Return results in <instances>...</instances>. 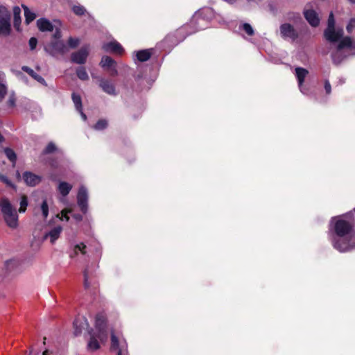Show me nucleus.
<instances>
[{
    "label": "nucleus",
    "instance_id": "f257e3e1",
    "mask_svg": "<svg viewBox=\"0 0 355 355\" xmlns=\"http://www.w3.org/2000/svg\"><path fill=\"white\" fill-rule=\"evenodd\" d=\"M347 217L346 215L332 218L329 224V240L334 248L340 252H347L355 248L353 224L347 220Z\"/></svg>",
    "mask_w": 355,
    "mask_h": 355
},
{
    "label": "nucleus",
    "instance_id": "f03ea898",
    "mask_svg": "<svg viewBox=\"0 0 355 355\" xmlns=\"http://www.w3.org/2000/svg\"><path fill=\"white\" fill-rule=\"evenodd\" d=\"M343 28H335L334 16L333 12H331L328 18L327 27L324 32V36L331 43L339 42L336 49L331 53L333 62L336 64L343 62L349 55V51L355 47L351 37H343Z\"/></svg>",
    "mask_w": 355,
    "mask_h": 355
},
{
    "label": "nucleus",
    "instance_id": "7ed1b4c3",
    "mask_svg": "<svg viewBox=\"0 0 355 355\" xmlns=\"http://www.w3.org/2000/svg\"><path fill=\"white\" fill-rule=\"evenodd\" d=\"M95 329L88 330L89 340L87 343L89 350L95 351L100 348V344L106 341L107 338V328L106 324V318L102 313H98L96 316Z\"/></svg>",
    "mask_w": 355,
    "mask_h": 355
},
{
    "label": "nucleus",
    "instance_id": "20e7f679",
    "mask_svg": "<svg viewBox=\"0 0 355 355\" xmlns=\"http://www.w3.org/2000/svg\"><path fill=\"white\" fill-rule=\"evenodd\" d=\"M0 211L7 226L11 229H16L19 226L17 211L7 198L0 200Z\"/></svg>",
    "mask_w": 355,
    "mask_h": 355
},
{
    "label": "nucleus",
    "instance_id": "39448f33",
    "mask_svg": "<svg viewBox=\"0 0 355 355\" xmlns=\"http://www.w3.org/2000/svg\"><path fill=\"white\" fill-rule=\"evenodd\" d=\"M62 34L60 28H55L53 35V40L44 46L45 51L53 57L64 55L69 52V48L64 42L61 40Z\"/></svg>",
    "mask_w": 355,
    "mask_h": 355
},
{
    "label": "nucleus",
    "instance_id": "423d86ee",
    "mask_svg": "<svg viewBox=\"0 0 355 355\" xmlns=\"http://www.w3.org/2000/svg\"><path fill=\"white\" fill-rule=\"evenodd\" d=\"M214 16V10L211 8H205L198 10L193 16L191 23L196 25V31L205 28L204 22L210 20Z\"/></svg>",
    "mask_w": 355,
    "mask_h": 355
},
{
    "label": "nucleus",
    "instance_id": "0eeeda50",
    "mask_svg": "<svg viewBox=\"0 0 355 355\" xmlns=\"http://www.w3.org/2000/svg\"><path fill=\"white\" fill-rule=\"evenodd\" d=\"M11 30L10 14L4 6H0V37L7 36Z\"/></svg>",
    "mask_w": 355,
    "mask_h": 355
},
{
    "label": "nucleus",
    "instance_id": "6e6552de",
    "mask_svg": "<svg viewBox=\"0 0 355 355\" xmlns=\"http://www.w3.org/2000/svg\"><path fill=\"white\" fill-rule=\"evenodd\" d=\"M88 200H89V193L87 189L81 185L79 187L77 193V204L79 207L80 211L83 214H86L88 211Z\"/></svg>",
    "mask_w": 355,
    "mask_h": 355
},
{
    "label": "nucleus",
    "instance_id": "1a4fd4ad",
    "mask_svg": "<svg viewBox=\"0 0 355 355\" xmlns=\"http://www.w3.org/2000/svg\"><path fill=\"white\" fill-rule=\"evenodd\" d=\"M89 51L90 49L89 45H85L82 46L78 51L71 53V62L78 64H85L89 55Z\"/></svg>",
    "mask_w": 355,
    "mask_h": 355
},
{
    "label": "nucleus",
    "instance_id": "9d476101",
    "mask_svg": "<svg viewBox=\"0 0 355 355\" xmlns=\"http://www.w3.org/2000/svg\"><path fill=\"white\" fill-rule=\"evenodd\" d=\"M112 350L116 352V355H128V346L125 340H119L112 333L111 336Z\"/></svg>",
    "mask_w": 355,
    "mask_h": 355
},
{
    "label": "nucleus",
    "instance_id": "9b49d317",
    "mask_svg": "<svg viewBox=\"0 0 355 355\" xmlns=\"http://www.w3.org/2000/svg\"><path fill=\"white\" fill-rule=\"evenodd\" d=\"M295 71L300 92L303 94H308L309 89L303 85L304 79L309 73L308 70L302 67H296Z\"/></svg>",
    "mask_w": 355,
    "mask_h": 355
},
{
    "label": "nucleus",
    "instance_id": "f8f14e48",
    "mask_svg": "<svg viewBox=\"0 0 355 355\" xmlns=\"http://www.w3.org/2000/svg\"><path fill=\"white\" fill-rule=\"evenodd\" d=\"M87 319L85 316L77 317L73 322V334L76 336H78L82 334L83 330L90 329Z\"/></svg>",
    "mask_w": 355,
    "mask_h": 355
},
{
    "label": "nucleus",
    "instance_id": "ddd939ff",
    "mask_svg": "<svg viewBox=\"0 0 355 355\" xmlns=\"http://www.w3.org/2000/svg\"><path fill=\"white\" fill-rule=\"evenodd\" d=\"M35 216H42L44 220H46L49 215V204L46 198H44L42 202L37 204L34 208Z\"/></svg>",
    "mask_w": 355,
    "mask_h": 355
},
{
    "label": "nucleus",
    "instance_id": "4468645a",
    "mask_svg": "<svg viewBox=\"0 0 355 355\" xmlns=\"http://www.w3.org/2000/svg\"><path fill=\"white\" fill-rule=\"evenodd\" d=\"M98 81L99 87L105 93L110 96H116L115 85L111 80L101 78Z\"/></svg>",
    "mask_w": 355,
    "mask_h": 355
},
{
    "label": "nucleus",
    "instance_id": "2eb2a0df",
    "mask_svg": "<svg viewBox=\"0 0 355 355\" xmlns=\"http://www.w3.org/2000/svg\"><path fill=\"white\" fill-rule=\"evenodd\" d=\"M101 66L106 69L110 70V73L112 76H116L118 72L116 68V62L114 60L109 56H103L100 62Z\"/></svg>",
    "mask_w": 355,
    "mask_h": 355
},
{
    "label": "nucleus",
    "instance_id": "dca6fc26",
    "mask_svg": "<svg viewBox=\"0 0 355 355\" xmlns=\"http://www.w3.org/2000/svg\"><path fill=\"white\" fill-rule=\"evenodd\" d=\"M304 15L309 24L313 27H316L320 24V18L318 13L313 9L305 8Z\"/></svg>",
    "mask_w": 355,
    "mask_h": 355
},
{
    "label": "nucleus",
    "instance_id": "f3484780",
    "mask_svg": "<svg viewBox=\"0 0 355 355\" xmlns=\"http://www.w3.org/2000/svg\"><path fill=\"white\" fill-rule=\"evenodd\" d=\"M280 33L284 38L295 39L297 36L293 26L290 24H283L280 26Z\"/></svg>",
    "mask_w": 355,
    "mask_h": 355
},
{
    "label": "nucleus",
    "instance_id": "a211bd4d",
    "mask_svg": "<svg viewBox=\"0 0 355 355\" xmlns=\"http://www.w3.org/2000/svg\"><path fill=\"white\" fill-rule=\"evenodd\" d=\"M23 179L28 186L35 187L41 182L42 177L31 172L26 171L23 174Z\"/></svg>",
    "mask_w": 355,
    "mask_h": 355
},
{
    "label": "nucleus",
    "instance_id": "6ab92c4d",
    "mask_svg": "<svg viewBox=\"0 0 355 355\" xmlns=\"http://www.w3.org/2000/svg\"><path fill=\"white\" fill-rule=\"evenodd\" d=\"M37 26L42 32L54 31L55 28H59L55 25H53L51 22L46 18H40L37 21Z\"/></svg>",
    "mask_w": 355,
    "mask_h": 355
},
{
    "label": "nucleus",
    "instance_id": "aec40b11",
    "mask_svg": "<svg viewBox=\"0 0 355 355\" xmlns=\"http://www.w3.org/2000/svg\"><path fill=\"white\" fill-rule=\"evenodd\" d=\"M102 48L105 51L112 52L116 54H121L123 52L122 46L116 41L105 43L103 45Z\"/></svg>",
    "mask_w": 355,
    "mask_h": 355
},
{
    "label": "nucleus",
    "instance_id": "412c9836",
    "mask_svg": "<svg viewBox=\"0 0 355 355\" xmlns=\"http://www.w3.org/2000/svg\"><path fill=\"white\" fill-rule=\"evenodd\" d=\"M86 254V245L83 243H80L73 245L69 252V257L71 259H76L78 254Z\"/></svg>",
    "mask_w": 355,
    "mask_h": 355
},
{
    "label": "nucleus",
    "instance_id": "4be33fe9",
    "mask_svg": "<svg viewBox=\"0 0 355 355\" xmlns=\"http://www.w3.org/2000/svg\"><path fill=\"white\" fill-rule=\"evenodd\" d=\"M62 231V227L60 225H58L51 229L49 232L44 235V239H49L50 242L53 244L60 237V235Z\"/></svg>",
    "mask_w": 355,
    "mask_h": 355
},
{
    "label": "nucleus",
    "instance_id": "5701e85b",
    "mask_svg": "<svg viewBox=\"0 0 355 355\" xmlns=\"http://www.w3.org/2000/svg\"><path fill=\"white\" fill-rule=\"evenodd\" d=\"M72 100L74 103V105L76 107V109L77 111L80 113L82 119L83 121L87 120V116L83 112L82 109V101H81V97L79 94H72Z\"/></svg>",
    "mask_w": 355,
    "mask_h": 355
},
{
    "label": "nucleus",
    "instance_id": "b1692460",
    "mask_svg": "<svg viewBox=\"0 0 355 355\" xmlns=\"http://www.w3.org/2000/svg\"><path fill=\"white\" fill-rule=\"evenodd\" d=\"M135 57L139 62H145L150 59L152 49H144L135 52Z\"/></svg>",
    "mask_w": 355,
    "mask_h": 355
},
{
    "label": "nucleus",
    "instance_id": "393cba45",
    "mask_svg": "<svg viewBox=\"0 0 355 355\" xmlns=\"http://www.w3.org/2000/svg\"><path fill=\"white\" fill-rule=\"evenodd\" d=\"M72 189V185L67 182L60 181L58 186V191L64 197L67 196Z\"/></svg>",
    "mask_w": 355,
    "mask_h": 355
},
{
    "label": "nucleus",
    "instance_id": "a878e982",
    "mask_svg": "<svg viewBox=\"0 0 355 355\" xmlns=\"http://www.w3.org/2000/svg\"><path fill=\"white\" fill-rule=\"evenodd\" d=\"M8 92V87L3 73H0V103L3 100Z\"/></svg>",
    "mask_w": 355,
    "mask_h": 355
},
{
    "label": "nucleus",
    "instance_id": "bb28decb",
    "mask_svg": "<svg viewBox=\"0 0 355 355\" xmlns=\"http://www.w3.org/2000/svg\"><path fill=\"white\" fill-rule=\"evenodd\" d=\"M21 10L18 6H15L13 8L14 15V26L17 30H19L21 24Z\"/></svg>",
    "mask_w": 355,
    "mask_h": 355
},
{
    "label": "nucleus",
    "instance_id": "cd10ccee",
    "mask_svg": "<svg viewBox=\"0 0 355 355\" xmlns=\"http://www.w3.org/2000/svg\"><path fill=\"white\" fill-rule=\"evenodd\" d=\"M22 7L24 10L26 23L28 24L35 19L36 15L31 11L27 6L22 5Z\"/></svg>",
    "mask_w": 355,
    "mask_h": 355
},
{
    "label": "nucleus",
    "instance_id": "c85d7f7f",
    "mask_svg": "<svg viewBox=\"0 0 355 355\" xmlns=\"http://www.w3.org/2000/svg\"><path fill=\"white\" fill-rule=\"evenodd\" d=\"M76 75L78 78L83 81L89 80V75L84 67H79L76 69Z\"/></svg>",
    "mask_w": 355,
    "mask_h": 355
},
{
    "label": "nucleus",
    "instance_id": "c756f323",
    "mask_svg": "<svg viewBox=\"0 0 355 355\" xmlns=\"http://www.w3.org/2000/svg\"><path fill=\"white\" fill-rule=\"evenodd\" d=\"M20 207L18 210L19 213H24L28 205V198L26 196H22L19 202Z\"/></svg>",
    "mask_w": 355,
    "mask_h": 355
},
{
    "label": "nucleus",
    "instance_id": "7c9ffc66",
    "mask_svg": "<svg viewBox=\"0 0 355 355\" xmlns=\"http://www.w3.org/2000/svg\"><path fill=\"white\" fill-rule=\"evenodd\" d=\"M4 153L8 157V159L11 161L13 164H15L17 159V155L10 148H6L4 149Z\"/></svg>",
    "mask_w": 355,
    "mask_h": 355
},
{
    "label": "nucleus",
    "instance_id": "2f4dec72",
    "mask_svg": "<svg viewBox=\"0 0 355 355\" xmlns=\"http://www.w3.org/2000/svg\"><path fill=\"white\" fill-rule=\"evenodd\" d=\"M80 40L79 38L70 37L67 40V45L69 49H75L80 44Z\"/></svg>",
    "mask_w": 355,
    "mask_h": 355
},
{
    "label": "nucleus",
    "instance_id": "473e14b6",
    "mask_svg": "<svg viewBox=\"0 0 355 355\" xmlns=\"http://www.w3.org/2000/svg\"><path fill=\"white\" fill-rule=\"evenodd\" d=\"M73 12L77 15H83L86 12V9L81 5H75L72 8Z\"/></svg>",
    "mask_w": 355,
    "mask_h": 355
},
{
    "label": "nucleus",
    "instance_id": "72a5a7b5",
    "mask_svg": "<svg viewBox=\"0 0 355 355\" xmlns=\"http://www.w3.org/2000/svg\"><path fill=\"white\" fill-rule=\"evenodd\" d=\"M107 126V121L105 119L99 120L94 126V128L96 130H102L106 128Z\"/></svg>",
    "mask_w": 355,
    "mask_h": 355
},
{
    "label": "nucleus",
    "instance_id": "f704fd0d",
    "mask_svg": "<svg viewBox=\"0 0 355 355\" xmlns=\"http://www.w3.org/2000/svg\"><path fill=\"white\" fill-rule=\"evenodd\" d=\"M7 105L9 107H15L16 105V97L14 92H12L9 95L8 101L6 102Z\"/></svg>",
    "mask_w": 355,
    "mask_h": 355
},
{
    "label": "nucleus",
    "instance_id": "c9c22d12",
    "mask_svg": "<svg viewBox=\"0 0 355 355\" xmlns=\"http://www.w3.org/2000/svg\"><path fill=\"white\" fill-rule=\"evenodd\" d=\"M241 28L245 31L248 35H252L254 34V30L252 26L248 23H243L241 25Z\"/></svg>",
    "mask_w": 355,
    "mask_h": 355
},
{
    "label": "nucleus",
    "instance_id": "e433bc0d",
    "mask_svg": "<svg viewBox=\"0 0 355 355\" xmlns=\"http://www.w3.org/2000/svg\"><path fill=\"white\" fill-rule=\"evenodd\" d=\"M21 69L26 72L28 75H30L33 79H35L36 77L39 75L36 72L34 71L31 68L27 66H23Z\"/></svg>",
    "mask_w": 355,
    "mask_h": 355
},
{
    "label": "nucleus",
    "instance_id": "4c0bfd02",
    "mask_svg": "<svg viewBox=\"0 0 355 355\" xmlns=\"http://www.w3.org/2000/svg\"><path fill=\"white\" fill-rule=\"evenodd\" d=\"M0 181L5 183L7 186L10 187L12 188H15V186L12 183V182L6 176L0 173Z\"/></svg>",
    "mask_w": 355,
    "mask_h": 355
},
{
    "label": "nucleus",
    "instance_id": "58836bf2",
    "mask_svg": "<svg viewBox=\"0 0 355 355\" xmlns=\"http://www.w3.org/2000/svg\"><path fill=\"white\" fill-rule=\"evenodd\" d=\"M56 150V146L53 142H50L44 150L45 153H51Z\"/></svg>",
    "mask_w": 355,
    "mask_h": 355
},
{
    "label": "nucleus",
    "instance_id": "ea45409f",
    "mask_svg": "<svg viewBox=\"0 0 355 355\" xmlns=\"http://www.w3.org/2000/svg\"><path fill=\"white\" fill-rule=\"evenodd\" d=\"M355 28V18H352L349 20L346 28L349 33H351Z\"/></svg>",
    "mask_w": 355,
    "mask_h": 355
},
{
    "label": "nucleus",
    "instance_id": "a19ab883",
    "mask_svg": "<svg viewBox=\"0 0 355 355\" xmlns=\"http://www.w3.org/2000/svg\"><path fill=\"white\" fill-rule=\"evenodd\" d=\"M71 212V210H62L61 211V220H64L66 221H68L69 219V217L68 216V214Z\"/></svg>",
    "mask_w": 355,
    "mask_h": 355
},
{
    "label": "nucleus",
    "instance_id": "79ce46f5",
    "mask_svg": "<svg viewBox=\"0 0 355 355\" xmlns=\"http://www.w3.org/2000/svg\"><path fill=\"white\" fill-rule=\"evenodd\" d=\"M37 44V40L35 37H31L29 40V46H30V49L31 50H33L36 48Z\"/></svg>",
    "mask_w": 355,
    "mask_h": 355
},
{
    "label": "nucleus",
    "instance_id": "37998d69",
    "mask_svg": "<svg viewBox=\"0 0 355 355\" xmlns=\"http://www.w3.org/2000/svg\"><path fill=\"white\" fill-rule=\"evenodd\" d=\"M324 90L326 92V94H330L331 92V86L330 83L329 82V80H326L324 81Z\"/></svg>",
    "mask_w": 355,
    "mask_h": 355
},
{
    "label": "nucleus",
    "instance_id": "c03bdc74",
    "mask_svg": "<svg viewBox=\"0 0 355 355\" xmlns=\"http://www.w3.org/2000/svg\"><path fill=\"white\" fill-rule=\"evenodd\" d=\"M35 80L43 85H46L45 80L40 75H38Z\"/></svg>",
    "mask_w": 355,
    "mask_h": 355
},
{
    "label": "nucleus",
    "instance_id": "a18cd8bd",
    "mask_svg": "<svg viewBox=\"0 0 355 355\" xmlns=\"http://www.w3.org/2000/svg\"><path fill=\"white\" fill-rule=\"evenodd\" d=\"M84 277H85L84 286H85V288H89V282H88V279H87V275L86 273H85Z\"/></svg>",
    "mask_w": 355,
    "mask_h": 355
},
{
    "label": "nucleus",
    "instance_id": "49530a36",
    "mask_svg": "<svg viewBox=\"0 0 355 355\" xmlns=\"http://www.w3.org/2000/svg\"><path fill=\"white\" fill-rule=\"evenodd\" d=\"M73 217L76 220L78 221H80L83 219V216L80 214H75Z\"/></svg>",
    "mask_w": 355,
    "mask_h": 355
},
{
    "label": "nucleus",
    "instance_id": "de8ad7c7",
    "mask_svg": "<svg viewBox=\"0 0 355 355\" xmlns=\"http://www.w3.org/2000/svg\"><path fill=\"white\" fill-rule=\"evenodd\" d=\"M49 354V350L46 349L43 352L42 355H48Z\"/></svg>",
    "mask_w": 355,
    "mask_h": 355
},
{
    "label": "nucleus",
    "instance_id": "09e8293b",
    "mask_svg": "<svg viewBox=\"0 0 355 355\" xmlns=\"http://www.w3.org/2000/svg\"><path fill=\"white\" fill-rule=\"evenodd\" d=\"M348 1L352 4H355V0H348Z\"/></svg>",
    "mask_w": 355,
    "mask_h": 355
},
{
    "label": "nucleus",
    "instance_id": "8fccbe9b",
    "mask_svg": "<svg viewBox=\"0 0 355 355\" xmlns=\"http://www.w3.org/2000/svg\"><path fill=\"white\" fill-rule=\"evenodd\" d=\"M3 136L0 134V144L3 141Z\"/></svg>",
    "mask_w": 355,
    "mask_h": 355
},
{
    "label": "nucleus",
    "instance_id": "3c124183",
    "mask_svg": "<svg viewBox=\"0 0 355 355\" xmlns=\"http://www.w3.org/2000/svg\"><path fill=\"white\" fill-rule=\"evenodd\" d=\"M19 76H20L21 78H24V76L20 72L19 73Z\"/></svg>",
    "mask_w": 355,
    "mask_h": 355
},
{
    "label": "nucleus",
    "instance_id": "603ef678",
    "mask_svg": "<svg viewBox=\"0 0 355 355\" xmlns=\"http://www.w3.org/2000/svg\"><path fill=\"white\" fill-rule=\"evenodd\" d=\"M248 3L253 1L254 0H246Z\"/></svg>",
    "mask_w": 355,
    "mask_h": 355
}]
</instances>
